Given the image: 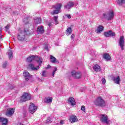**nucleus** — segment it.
<instances>
[{
    "instance_id": "obj_14",
    "label": "nucleus",
    "mask_w": 125,
    "mask_h": 125,
    "mask_svg": "<svg viewBox=\"0 0 125 125\" xmlns=\"http://www.w3.org/2000/svg\"><path fill=\"white\" fill-rule=\"evenodd\" d=\"M23 76L25 77V81L28 82L30 79V78H31V75H30V73H29L27 71H24L23 73Z\"/></svg>"
},
{
    "instance_id": "obj_30",
    "label": "nucleus",
    "mask_w": 125,
    "mask_h": 125,
    "mask_svg": "<svg viewBox=\"0 0 125 125\" xmlns=\"http://www.w3.org/2000/svg\"><path fill=\"white\" fill-rule=\"evenodd\" d=\"M117 3L119 5H123L125 3V0H117Z\"/></svg>"
},
{
    "instance_id": "obj_47",
    "label": "nucleus",
    "mask_w": 125,
    "mask_h": 125,
    "mask_svg": "<svg viewBox=\"0 0 125 125\" xmlns=\"http://www.w3.org/2000/svg\"><path fill=\"white\" fill-rule=\"evenodd\" d=\"M124 47H122L121 48L122 50H124Z\"/></svg>"
},
{
    "instance_id": "obj_11",
    "label": "nucleus",
    "mask_w": 125,
    "mask_h": 125,
    "mask_svg": "<svg viewBox=\"0 0 125 125\" xmlns=\"http://www.w3.org/2000/svg\"><path fill=\"white\" fill-rule=\"evenodd\" d=\"M14 110H15V108H9L7 110V112H6V116H7L8 117H10L13 114H14Z\"/></svg>"
},
{
    "instance_id": "obj_43",
    "label": "nucleus",
    "mask_w": 125,
    "mask_h": 125,
    "mask_svg": "<svg viewBox=\"0 0 125 125\" xmlns=\"http://www.w3.org/2000/svg\"><path fill=\"white\" fill-rule=\"evenodd\" d=\"M50 65H48L46 67V69H49V68H50Z\"/></svg>"
},
{
    "instance_id": "obj_17",
    "label": "nucleus",
    "mask_w": 125,
    "mask_h": 125,
    "mask_svg": "<svg viewBox=\"0 0 125 125\" xmlns=\"http://www.w3.org/2000/svg\"><path fill=\"white\" fill-rule=\"evenodd\" d=\"M70 122H71V124L78 122V118H77V116L74 115L71 116L70 118Z\"/></svg>"
},
{
    "instance_id": "obj_33",
    "label": "nucleus",
    "mask_w": 125,
    "mask_h": 125,
    "mask_svg": "<svg viewBox=\"0 0 125 125\" xmlns=\"http://www.w3.org/2000/svg\"><path fill=\"white\" fill-rule=\"evenodd\" d=\"M81 110L82 111H83L84 113H85V106H84V105H82L81 107Z\"/></svg>"
},
{
    "instance_id": "obj_10",
    "label": "nucleus",
    "mask_w": 125,
    "mask_h": 125,
    "mask_svg": "<svg viewBox=\"0 0 125 125\" xmlns=\"http://www.w3.org/2000/svg\"><path fill=\"white\" fill-rule=\"evenodd\" d=\"M104 37L106 38H109V37H115L116 36V33L115 32H113L112 30H110L108 32H105L104 33Z\"/></svg>"
},
{
    "instance_id": "obj_24",
    "label": "nucleus",
    "mask_w": 125,
    "mask_h": 125,
    "mask_svg": "<svg viewBox=\"0 0 125 125\" xmlns=\"http://www.w3.org/2000/svg\"><path fill=\"white\" fill-rule=\"evenodd\" d=\"M52 97H48L45 98L44 100V102L45 103H51L52 102Z\"/></svg>"
},
{
    "instance_id": "obj_5",
    "label": "nucleus",
    "mask_w": 125,
    "mask_h": 125,
    "mask_svg": "<svg viewBox=\"0 0 125 125\" xmlns=\"http://www.w3.org/2000/svg\"><path fill=\"white\" fill-rule=\"evenodd\" d=\"M32 96L31 94L28 93H23L22 96L21 97L20 101L21 102H25V101H28V100H31Z\"/></svg>"
},
{
    "instance_id": "obj_7",
    "label": "nucleus",
    "mask_w": 125,
    "mask_h": 125,
    "mask_svg": "<svg viewBox=\"0 0 125 125\" xmlns=\"http://www.w3.org/2000/svg\"><path fill=\"white\" fill-rule=\"evenodd\" d=\"M103 16L104 18H105V19H107L108 21L112 20L114 16V11H113V10H110L107 14H104Z\"/></svg>"
},
{
    "instance_id": "obj_19",
    "label": "nucleus",
    "mask_w": 125,
    "mask_h": 125,
    "mask_svg": "<svg viewBox=\"0 0 125 125\" xmlns=\"http://www.w3.org/2000/svg\"><path fill=\"white\" fill-rule=\"evenodd\" d=\"M104 29V27L102 25H100L97 28L96 32L97 33V34H100V33H102Z\"/></svg>"
},
{
    "instance_id": "obj_34",
    "label": "nucleus",
    "mask_w": 125,
    "mask_h": 125,
    "mask_svg": "<svg viewBox=\"0 0 125 125\" xmlns=\"http://www.w3.org/2000/svg\"><path fill=\"white\" fill-rule=\"evenodd\" d=\"M57 71V68L55 67L54 69L52 72V76L54 77V74H55V72H56Z\"/></svg>"
},
{
    "instance_id": "obj_25",
    "label": "nucleus",
    "mask_w": 125,
    "mask_h": 125,
    "mask_svg": "<svg viewBox=\"0 0 125 125\" xmlns=\"http://www.w3.org/2000/svg\"><path fill=\"white\" fill-rule=\"evenodd\" d=\"M104 59H105V60H106V61H109L110 60H111V56H110V55H109V54H104Z\"/></svg>"
},
{
    "instance_id": "obj_28",
    "label": "nucleus",
    "mask_w": 125,
    "mask_h": 125,
    "mask_svg": "<svg viewBox=\"0 0 125 125\" xmlns=\"http://www.w3.org/2000/svg\"><path fill=\"white\" fill-rule=\"evenodd\" d=\"M7 66H8V62L5 61L2 62V68H3V69H6Z\"/></svg>"
},
{
    "instance_id": "obj_15",
    "label": "nucleus",
    "mask_w": 125,
    "mask_h": 125,
    "mask_svg": "<svg viewBox=\"0 0 125 125\" xmlns=\"http://www.w3.org/2000/svg\"><path fill=\"white\" fill-rule=\"evenodd\" d=\"M119 44L121 47H124V46H125V37H120V39L119 40Z\"/></svg>"
},
{
    "instance_id": "obj_4",
    "label": "nucleus",
    "mask_w": 125,
    "mask_h": 125,
    "mask_svg": "<svg viewBox=\"0 0 125 125\" xmlns=\"http://www.w3.org/2000/svg\"><path fill=\"white\" fill-rule=\"evenodd\" d=\"M26 32H28V29L26 30L24 29V31H21L19 33V35H18V40L20 42H24L25 40H26Z\"/></svg>"
},
{
    "instance_id": "obj_37",
    "label": "nucleus",
    "mask_w": 125,
    "mask_h": 125,
    "mask_svg": "<svg viewBox=\"0 0 125 125\" xmlns=\"http://www.w3.org/2000/svg\"><path fill=\"white\" fill-rule=\"evenodd\" d=\"M43 46L44 47H48L49 46L48 45V44L47 43V42H45L44 43Z\"/></svg>"
},
{
    "instance_id": "obj_2",
    "label": "nucleus",
    "mask_w": 125,
    "mask_h": 125,
    "mask_svg": "<svg viewBox=\"0 0 125 125\" xmlns=\"http://www.w3.org/2000/svg\"><path fill=\"white\" fill-rule=\"evenodd\" d=\"M62 7V4L60 3L52 6L53 11L51 12V14L54 15V14H58L60 13V10Z\"/></svg>"
},
{
    "instance_id": "obj_6",
    "label": "nucleus",
    "mask_w": 125,
    "mask_h": 125,
    "mask_svg": "<svg viewBox=\"0 0 125 125\" xmlns=\"http://www.w3.org/2000/svg\"><path fill=\"white\" fill-rule=\"evenodd\" d=\"M100 119L102 123H105L106 125H109L110 124V121L108 119V116L106 115V114H101Z\"/></svg>"
},
{
    "instance_id": "obj_40",
    "label": "nucleus",
    "mask_w": 125,
    "mask_h": 125,
    "mask_svg": "<svg viewBox=\"0 0 125 125\" xmlns=\"http://www.w3.org/2000/svg\"><path fill=\"white\" fill-rule=\"evenodd\" d=\"M74 38H75V35L74 34H72L71 36V40H74Z\"/></svg>"
},
{
    "instance_id": "obj_8",
    "label": "nucleus",
    "mask_w": 125,
    "mask_h": 125,
    "mask_svg": "<svg viewBox=\"0 0 125 125\" xmlns=\"http://www.w3.org/2000/svg\"><path fill=\"white\" fill-rule=\"evenodd\" d=\"M37 109L38 107L34 104V103H31L30 104L28 111L30 114H34Z\"/></svg>"
},
{
    "instance_id": "obj_26",
    "label": "nucleus",
    "mask_w": 125,
    "mask_h": 125,
    "mask_svg": "<svg viewBox=\"0 0 125 125\" xmlns=\"http://www.w3.org/2000/svg\"><path fill=\"white\" fill-rule=\"evenodd\" d=\"M34 22L36 24H41L42 23V19L40 18H35L34 19Z\"/></svg>"
},
{
    "instance_id": "obj_31",
    "label": "nucleus",
    "mask_w": 125,
    "mask_h": 125,
    "mask_svg": "<svg viewBox=\"0 0 125 125\" xmlns=\"http://www.w3.org/2000/svg\"><path fill=\"white\" fill-rule=\"evenodd\" d=\"M58 16L54 17V21H55L56 25H57V24H58Z\"/></svg>"
},
{
    "instance_id": "obj_21",
    "label": "nucleus",
    "mask_w": 125,
    "mask_h": 125,
    "mask_svg": "<svg viewBox=\"0 0 125 125\" xmlns=\"http://www.w3.org/2000/svg\"><path fill=\"white\" fill-rule=\"evenodd\" d=\"M0 123H2V125H7V119L5 118H0Z\"/></svg>"
},
{
    "instance_id": "obj_35",
    "label": "nucleus",
    "mask_w": 125,
    "mask_h": 125,
    "mask_svg": "<svg viewBox=\"0 0 125 125\" xmlns=\"http://www.w3.org/2000/svg\"><path fill=\"white\" fill-rule=\"evenodd\" d=\"M42 77H46V72L44 70L42 72Z\"/></svg>"
},
{
    "instance_id": "obj_32",
    "label": "nucleus",
    "mask_w": 125,
    "mask_h": 125,
    "mask_svg": "<svg viewBox=\"0 0 125 125\" xmlns=\"http://www.w3.org/2000/svg\"><path fill=\"white\" fill-rule=\"evenodd\" d=\"M46 123L47 124H51V120L50 119V117H48L47 120H46Z\"/></svg>"
},
{
    "instance_id": "obj_18",
    "label": "nucleus",
    "mask_w": 125,
    "mask_h": 125,
    "mask_svg": "<svg viewBox=\"0 0 125 125\" xmlns=\"http://www.w3.org/2000/svg\"><path fill=\"white\" fill-rule=\"evenodd\" d=\"M7 53L9 60H12V59H13V52H12V50H9Z\"/></svg>"
},
{
    "instance_id": "obj_13",
    "label": "nucleus",
    "mask_w": 125,
    "mask_h": 125,
    "mask_svg": "<svg viewBox=\"0 0 125 125\" xmlns=\"http://www.w3.org/2000/svg\"><path fill=\"white\" fill-rule=\"evenodd\" d=\"M37 32L38 34H43L44 33V27L43 26H40L37 27Z\"/></svg>"
},
{
    "instance_id": "obj_16",
    "label": "nucleus",
    "mask_w": 125,
    "mask_h": 125,
    "mask_svg": "<svg viewBox=\"0 0 125 125\" xmlns=\"http://www.w3.org/2000/svg\"><path fill=\"white\" fill-rule=\"evenodd\" d=\"M50 60L51 63H59V61L57 60V59H56V58L52 55L50 56Z\"/></svg>"
},
{
    "instance_id": "obj_9",
    "label": "nucleus",
    "mask_w": 125,
    "mask_h": 125,
    "mask_svg": "<svg viewBox=\"0 0 125 125\" xmlns=\"http://www.w3.org/2000/svg\"><path fill=\"white\" fill-rule=\"evenodd\" d=\"M72 75L76 79H81L82 78V73L81 72H76L73 70L71 72Z\"/></svg>"
},
{
    "instance_id": "obj_39",
    "label": "nucleus",
    "mask_w": 125,
    "mask_h": 125,
    "mask_svg": "<svg viewBox=\"0 0 125 125\" xmlns=\"http://www.w3.org/2000/svg\"><path fill=\"white\" fill-rule=\"evenodd\" d=\"M5 29L6 32L8 31V29H9V25H7V26H5Z\"/></svg>"
},
{
    "instance_id": "obj_27",
    "label": "nucleus",
    "mask_w": 125,
    "mask_h": 125,
    "mask_svg": "<svg viewBox=\"0 0 125 125\" xmlns=\"http://www.w3.org/2000/svg\"><path fill=\"white\" fill-rule=\"evenodd\" d=\"M114 81L115 83H117V84H119L120 81H121V79H120V77L117 76V77H115L114 78Z\"/></svg>"
},
{
    "instance_id": "obj_29",
    "label": "nucleus",
    "mask_w": 125,
    "mask_h": 125,
    "mask_svg": "<svg viewBox=\"0 0 125 125\" xmlns=\"http://www.w3.org/2000/svg\"><path fill=\"white\" fill-rule=\"evenodd\" d=\"M72 28L68 27L66 30V35L69 36L72 34Z\"/></svg>"
},
{
    "instance_id": "obj_42",
    "label": "nucleus",
    "mask_w": 125,
    "mask_h": 125,
    "mask_svg": "<svg viewBox=\"0 0 125 125\" xmlns=\"http://www.w3.org/2000/svg\"><path fill=\"white\" fill-rule=\"evenodd\" d=\"M60 124H61V125H63V124H64V121H61V122H60Z\"/></svg>"
},
{
    "instance_id": "obj_23",
    "label": "nucleus",
    "mask_w": 125,
    "mask_h": 125,
    "mask_svg": "<svg viewBox=\"0 0 125 125\" xmlns=\"http://www.w3.org/2000/svg\"><path fill=\"white\" fill-rule=\"evenodd\" d=\"M93 70H94L95 72H100V71H101V67L99 65L96 64L93 67Z\"/></svg>"
},
{
    "instance_id": "obj_22",
    "label": "nucleus",
    "mask_w": 125,
    "mask_h": 125,
    "mask_svg": "<svg viewBox=\"0 0 125 125\" xmlns=\"http://www.w3.org/2000/svg\"><path fill=\"white\" fill-rule=\"evenodd\" d=\"M68 102L72 106L76 105V102H75V99H74L73 98H72V97L69 98L68 99Z\"/></svg>"
},
{
    "instance_id": "obj_45",
    "label": "nucleus",
    "mask_w": 125,
    "mask_h": 125,
    "mask_svg": "<svg viewBox=\"0 0 125 125\" xmlns=\"http://www.w3.org/2000/svg\"><path fill=\"white\" fill-rule=\"evenodd\" d=\"M10 89H13V86H11Z\"/></svg>"
},
{
    "instance_id": "obj_38",
    "label": "nucleus",
    "mask_w": 125,
    "mask_h": 125,
    "mask_svg": "<svg viewBox=\"0 0 125 125\" xmlns=\"http://www.w3.org/2000/svg\"><path fill=\"white\" fill-rule=\"evenodd\" d=\"M66 17H67L68 19H71V15H65Z\"/></svg>"
},
{
    "instance_id": "obj_20",
    "label": "nucleus",
    "mask_w": 125,
    "mask_h": 125,
    "mask_svg": "<svg viewBox=\"0 0 125 125\" xmlns=\"http://www.w3.org/2000/svg\"><path fill=\"white\" fill-rule=\"evenodd\" d=\"M29 66L32 71H38V70L40 69V66H38L37 67H35V65L33 64H29Z\"/></svg>"
},
{
    "instance_id": "obj_44",
    "label": "nucleus",
    "mask_w": 125,
    "mask_h": 125,
    "mask_svg": "<svg viewBox=\"0 0 125 125\" xmlns=\"http://www.w3.org/2000/svg\"><path fill=\"white\" fill-rule=\"evenodd\" d=\"M48 26H49V27H50V26H51V23H48Z\"/></svg>"
},
{
    "instance_id": "obj_46",
    "label": "nucleus",
    "mask_w": 125,
    "mask_h": 125,
    "mask_svg": "<svg viewBox=\"0 0 125 125\" xmlns=\"http://www.w3.org/2000/svg\"><path fill=\"white\" fill-rule=\"evenodd\" d=\"M45 49H46V50H47V49H48V47H45Z\"/></svg>"
},
{
    "instance_id": "obj_41",
    "label": "nucleus",
    "mask_w": 125,
    "mask_h": 125,
    "mask_svg": "<svg viewBox=\"0 0 125 125\" xmlns=\"http://www.w3.org/2000/svg\"><path fill=\"white\" fill-rule=\"evenodd\" d=\"M1 28H0V39H1V31H2Z\"/></svg>"
},
{
    "instance_id": "obj_1",
    "label": "nucleus",
    "mask_w": 125,
    "mask_h": 125,
    "mask_svg": "<svg viewBox=\"0 0 125 125\" xmlns=\"http://www.w3.org/2000/svg\"><path fill=\"white\" fill-rule=\"evenodd\" d=\"M94 103L96 106H98V107H105V106H106L105 101H104V100L101 97H98L95 100Z\"/></svg>"
},
{
    "instance_id": "obj_36",
    "label": "nucleus",
    "mask_w": 125,
    "mask_h": 125,
    "mask_svg": "<svg viewBox=\"0 0 125 125\" xmlns=\"http://www.w3.org/2000/svg\"><path fill=\"white\" fill-rule=\"evenodd\" d=\"M102 82L103 84H105V83H106V79H105V78H103L102 79Z\"/></svg>"
},
{
    "instance_id": "obj_3",
    "label": "nucleus",
    "mask_w": 125,
    "mask_h": 125,
    "mask_svg": "<svg viewBox=\"0 0 125 125\" xmlns=\"http://www.w3.org/2000/svg\"><path fill=\"white\" fill-rule=\"evenodd\" d=\"M37 58L39 59V60L37 61V62H38L39 65H41L42 64V59L39 58L37 56L32 55V56H29L28 58H27L26 61L27 62H29L30 63L32 62V61H33V60H36Z\"/></svg>"
},
{
    "instance_id": "obj_12",
    "label": "nucleus",
    "mask_w": 125,
    "mask_h": 125,
    "mask_svg": "<svg viewBox=\"0 0 125 125\" xmlns=\"http://www.w3.org/2000/svg\"><path fill=\"white\" fill-rule=\"evenodd\" d=\"M75 5V3L72 1H69L67 3V5H64V7L66 9H70V8H72V7H74V6Z\"/></svg>"
}]
</instances>
